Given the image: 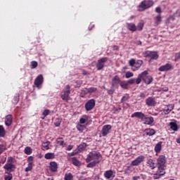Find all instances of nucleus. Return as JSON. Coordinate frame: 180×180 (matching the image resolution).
I'll return each instance as SVG.
<instances>
[{"mask_svg": "<svg viewBox=\"0 0 180 180\" xmlns=\"http://www.w3.org/2000/svg\"><path fill=\"white\" fill-rule=\"evenodd\" d=\"M33 160H34V158H33V156H29L27 158V162H28V164L33 165Z\"/></svg>", "mask_w": 180, "mask_h": 180, "instance_id": "51", "label": "nucleus"}, {"mask_svg": "<svg viewBox=\"0 0 180 180\" xmlns=\"http://www.w3.org/2000/svg\"><path fill=\"white\" fill-rule=\"evenodd\" d=\"M155 11L156 13H159V15H161L162 13V11L161 10V7H156L155 9Z\"/></svg>", "mask_w": 180, "mask_h": 180, "instance_id": "56", "label": "nucleus"}, {"mask_svg": "<svg viewBox=\"0 0 180 180\" xmlns=\"http://www.w3.org/2000/svg\"><path fill=\"white\" fill-rule=\"evenodd\" d=\"M87 94H89L88 91V88H84L83 90H82L81 97L84 98V96H85V95H87Z\"/></svg>", "mask_w": 180, "mask_h": 180, "instance_id": "40", "label": "nucleus"}, {"mask_svg": "<svg viewBox=\"0 0 180 180\" xmlns=\"http://www.w3.org/2000/svg\"><path fill=\"white\" fill-rule=\"evenodd\" d=\"M43 75H39L36 79H34V84L37 86V88H39L41 84H43L44 81Z\"/></svg>", "mask_w": 180, "mask_h": 180, "instance_id": "12", "label": "nucleus"}, {"mask_svg": "<svg viewBox=\"0 0 180 180\" xmlns=\"http://www.w3.org/2000/svg\"><path fill=\"white\" fill-rule=\"evenodd\" d=\"M50 165V171L51 172H57V169H58V165L56 162H51L49 163Z\"/></svg>", "mask_w": 180, "mask_h": 180, "instance_id": "22", "label": "nucleus"}, {"mask_svg": "<svg viewBox=\"0 0 180 180\" xmlns=\"http://www.w3.org/2000/svg\"><path fill=\"white\" fill-rule=\"evenodd\" d=\"M131 117H137L138 119H140L141 120H144L146 115L142 112H134L131 115Z\"/></svg>", "mask_w": 180, "mask_h": 180, "instance_id": "18", "label": "nucleus"}, {"mask_svg": "<svg viewBox=\"0 0 180 180\" xmlns=\"http://www.w3.org/2000/svg\"><path fill=\"white\" fill-rule=\"evenodd\" d=\"M99 158H102V154H101V152L92 150L87 155L86 162H91V161H101Z\"/></svg>", "mask_w": 180, "mask_h": 180, "instance_id": "3", "label": "nucleus"}, {"mask_svg": "<svg viewBox=\"0 0 180 180\" xmlns=\"http://www.w3.org/2000/svg\"><path fill=\"white\" fill-rule=\"evenodd\" d=\"M64 180H74V176L72 173H66L65 174Z\"/></svg>", "mask_w": 180, "mask_h": 180, "instance_id": "32", "label": "nucleus"}, {"mask_svg": "<svg viewBox=\"0 0 180 180\" xmlns=\"http://www.w3.org/2000/svg\"><path fill=\"white\" fill-rule=\"evenodd\" d=\"M13 122V117L12 116V115L9 114V115L6 116V117H5V124H6V126L9 127V126L12 125Z\"/></svg>", "mask_w": 180, "mask_h": 180, "instance_id": "17", "label": "nucleus"}, {"mask_svg": "<svg viewBox=\"0 0 180 180\" xmlns=\"http://www.w3.org/2000/svg\"><path fill=\"white\" fill-rule=\"evenodd\" d=\"M74 146L72 145H69L68 147L67 148L68 151H71V150L73 148Z\"/></svg>", "mask_w": 180, "mask_h": 180, "instance_id": "62", "label": "nucleus"}, {"mask_svg": "<svg viewBox=\"0 0 180 180\" xmlns=\"http://www.w3.org/2000/svg\"><path fill=\"white\" fill-rule=\"evenodd\" d=\"M136 79H134V78L130 79L127 80V82L128 85H133V84H135Z\"/></svg>", "mask_w": 180, "mask_h": 180, "instance_id": "48", "label": "nucleus"}, {"mask_svg": "<svg viewBox=\"0 0 180 180\" xmlns=\"http://www.w3.org/2000/svg\"><path fill=\"white\" fill-rule=\"evenodd\" d=\"M141 79L146 84V85H150V84L153 82V77L148 75V71L147 70H144L138 75V77L136 79V85H140V84H141Z\"/></svg>", "mask_w": 180, "mask_h": 180, "instance_id": "1", "label": "nucleus"}, {"mask_svg": "<svg viewBox=\"0 0 180 180\" xmlns=\"http://www.w3.org/2000/svg\"><path fill=\"white\" fill-rule=\"evenodd\" d=\"M57 141V144H58L59 146H62L63 147H64V146H65V143L64 142V141H63V138H58L56 139Z\"/></svg>", "mask_w": 180, "mask_h": 180, "instance_id": "36", "label": "nucleus"}, {"mask_svg": "<svg viewBox=\"0 0 180 180\" xmlns=\"http://www.w3.org/2000/svg\"><path fill=\"white\" fill-rule=\"evenodd\" d=\"M5 150H6V146L5 145H0V154H2Z\"/></svg>", "mask_w": 180, "mask_h": 180, "instance_id": "54", "label": "nucleus"}, {"mask_svg": "<svg viewBox=\"0 0 180 180\" xmlns=\"http://www.w3.org/2000/svg\"><path fill=\"white\" fill-rule=\"evenodd\" d=\"M43 117H41L42 120H44L46 117L49 116L50 115V110H44L43 113Z\"/></svg>", "mask_w": 180, "mask_h": 180, "instance_id": "44", "label": "nucleus"}, {"mask_svg": "<svg viewBox=\"0 0 180 180\" xmlns=\"http://www.w3.org/2000/svg\"><path fill=\"white\" fill-rule=\"evenodd\" d=\"M95 105H96V101H95V99L94 98H91L87 101V102L85 103V105H84L85 110L87 112H89V110H92V109L95 108Z\"/></svg>", "mask_w": 180, "mask_h": 180, "instance_id": "8", "label": "nucleus"}, {"mask_svg": "<svg viewBox=\"0 0 180 180\" xmlns=\"http://www.w3.org/2000/svg\"><path fill=\"white\" fill-rule=\"evenodd\" d=\"M77 129L79 131H84V129H85V127L84 125L79 124L77 125Z\"/></svg>", "mask_w": 180, "mask_h": 180, "instance_id": "52", "label": "nucleus"}, {"mask_svg": "<svg viewBox=\"0 0 180 180\" xmlns=\"http://www.w3.org/2000/svg\"><path fill=\"white\" fill-rule=\"evenodd\" d=\"M143 54L144 57L151 58V60L158 59V53L156 51H146Z\"/></svg>", "mask_w": 180, "mask_h": 180, "instance_id": "7", "label": "nucleus"}, {"mask_svg": "<svg viewBox=\"0 0 180 180\" xmlns=\"http://www.w3.org/2000/svg\"><path fill=\"white\" fill-rule=\"evenodd\" d=\"M120 85L122 89H129V83H127V81H121Z\"/></svg>", "mask_w": 180, "mask_h": 180, "instance_id": "28", "label": "nucleus"}, {"mask_svg": "<svg viewBox=\"0 0 180 180\" xmlns=\"http://www.w3.org/2000/svg\"><path fill=\"white\" fill-rule=\"evenodd\" d=\"M170 129L174 131H178V124L174 122H169Z\"/></svg>", "mask_w": 180, "mask_h": 180, "instance_id": "29", "label": "nucleus"}, {"mask_svg": "<svg viewBox=\"0 0 180 180\" xmlns=\"http://www.w3.org/2000/svg\"><path fill=\"white\" fill-rule=\"evenodd\" d=\"M129 65L131 67H134V65H136V60L135 59H131L129 62Z\"/></svg>", "mask_w": 180, "mask_h": 180, "instance_id": "53", "label": "nucleus"}, {"mask_svg": "<svg viewBox=\"0 0 180 180\" xmlns=\"http://www.w3.org/2000/svg\"><path fill=\"white\" fill-rule=\"evenodd\" d=\"M112 129V125L110 124H105L103 127L101 129V134L103 137H106L108 134H109V131Z\"/></svg>", "mask_w": 180, "mask_h": 180, "instance_id": "10", "label": "nucleus"}, {"mask_svg": "<svg viewBox=\"0 0 180 180\" xmlns=\"http://www.w3.org/2000/svg\"><path fill=\"white\" fill-rule=\"evenodd\" d=\"M167 160H165V155H160L157 159L158 169L165 171V163Z\"/></svg>", "mask_w": 180, "mask_h": 180, "instance_id": "5", "label": "nucleus"}, {"mask_svg": "<svg viewBox=\"0 0 180 180\" xmlns=\"http://www.w3.org/2000/svg\"><path fill=\"white\" fill-rule=\"evenodd\" d=\"M14 160L15 159L13 158H12V156L8 157L7 159V164H12V162H13Z\"/></svg>", "mask_w": 180, "mask_h": 180, "instance_id": "55", "label": "nucleus"}, {"mask_svg": "<svg viewBox=\"0 0 180 180\" xmlns=\"http://www.w3.org/2000/svg\"><path fill=\"white\" fill-rule=\"evenodd\" d=\"M50 141H47L46 142H44L41 145V149L44 151H46V150H49L50 148Z\"/></svg>", "mask_w": 180, "mask_h": 180, "instance_id": "27", "label": "nucleus"}, {"mask_svg": "<svg viewBox=\"0 0 180 180\" xmlns=\"http://www.w3.org/2000/svg\"><path fill=\"white\" fill-rule=\"evenodd\" d=\"M162 148V141H159L155 146V151L156 153H161Z\"/></svg>", "mask_w": 180, "mask_h": 180, "instance_id": "25", "label": "nucleus"}, {"mask_svg": "<svg viewBox=\"0 0 180 180\" xmlns=\"http://www.w3.org/2000/svg\"><path fill=\"white\" fill-rule=\"evenodd\" d=\"M7 174L4 175V180H12L13 179V176L11 173H6Z\"/></svg>", "mask_w": 180, "mask_h": 180, "instance_id": "37", "label": "nucleus"}, {"mask_svg": "<svg viewBox=\"0 0 180 180\" xmlns=\"http://www.w3.org/2000/svg\"><path fill=\"white\" fill-rule=\"evenodd\" d=\"M5 136H6V131L4 126L0 125V137H5Z\"/></svg>", "mask_w": 180, "mask_h": 180, "instance_id": "31", "label": "nucleus"}, {"mask_svg": "<svg viewBox=\"0 0 180 180\" xmlns=\"http://www.w3.org/2000/svg\"><path fill=\"white\" fill-rule=\"evenodd\" d=\"M167 107L168 109H169V110L172 111L174 109V104H169Z\"/></svg>", "mask_w": 180, "mask_h": 180, "instance_id": "61", "label": "nucleus"}, {"mask_svg": "<svg viewBox=\"0 0 180 180\" xmlns=\"http://www.w3.org/2000/svg\"><path fill=\"white\" fill-rule=\"evenodd\" d=\"M144 121V124H148L149 126H151V124H153V123H154V117H146V115H145V118L143 119Z\"/></svg>", "mask_w": 180, "mask_h": 180, "instance_id": "21", "label": "nucleus"}, {"mask_svg": "<svg viewBox=\"0 0 180 180\" xmlns=\"http://www.w3.org/2000/svg\"><path fill=\"white\" fill-rule=\"evenodd\" d=\"M165 174V170H160V169H158L156 173L153 174V179H160V178H161V176H164Z\"/></svg>", "mask_w": 180, "mask_h": 180, "instance_id": "14", "label": "nucleus"}, {"mask_svg": "<svg viewBox=\"0 0 180 180\" xmlns=\"http://www.w3.org/2000/svg\"><path fill=\"white\" fill-rule=\"evenodd\" d=\"M130 99V97L129 96H124L121 98V103H124V102H127Z\"/></svg>", "mask_w": 180, "mask_h": 180, "instance_id": "45", "label": "nucleus"}, {"mask_svg": "<svg viewBox=\"0 0 180 180\" xmlns=\"http://www.w3.org/2000/svg\"><path fill=\"white\" fill-rule=\"evenodd\" d=\"M127 27L128 30H130V32H136L137 31V26L133 22L127 23Z\"/></svg>", "mask_w": 180, "mask_h": 180, "instance_id": "23", "label": "nucleus"}, {"mask_svg": "<svg viewBox=\"0 0 180 180\" xmlns=\"http://www.w3.org/2000/svg\"><path fill=\"white\" fill-rule=\"evenodd\" d=\"M122 80H120V77L119 76L115 75L112 79V86H117L119 84H120Z\"/></svg>", "mask_w": 180, "mask_h": 180, "instance_id": "20", "label": "nucleus"}, {"mask_svg": "<svg viewBox=\"0 0 180 180\" xmlns=\"http://www.w3.org/2000/svg\"><path fill=\"white\" fill-rule=\"evenodd\" d=\"M44 158L46 160H54V158H56V154L53 153H46L44 155Z\"/></svg>", "mask_w": 180, "mask_h": 180, "instance_id": "26", "label": "nucleus"}, {"mask_svg": "<svg viewBox=\"0 0 180 180\" xmlns=\"http://www.w3.org/2000/svg\"><path fill=\"white\" fill-rule=\"evenodd\" d=\"M24 153L27 155H30V154H32V148H30V146L25 147V149H24Z\"/></svg>", "mask_w": 180, "mask_h": 180, "instance_id": "33", "label": "nucleus"}, {"mask_svg": "<svg viewBox=\"0 0 180 180\" xmlns=\"http://www.w3.org/2000/svg\"><path fill=\"white\" fill-rule=\"evenodd\" d=\"M4 169H5V174H11L16 169V165L13 163H6L4 166Z\"/></svg>", "mask_w": 180, "mask_h": 180, "instance_id": "9", "label": "nucleus"}, {"mask_svg": "<svg viewBox=\"0 0 180 180\" xmlns=\"http://www.w3.org/2000/svg\"><path fill=\"white\" fill-rule=\"evenodd\" d=\"M134 74L131 72H127L125 74V78L129 79L131 78V77H134Z\"/></svg>", "mask_w": 180, "mask_h": 180, "instance_id": "47", "label": "nucleus"}, {"mask_svg": "<svg viewBox=\"0 0 180 180\" xmlns=\"http://www.w3.org/2000/svg\"><path fill=\"white\" fill-rule=\"evenodd\" d=\"M140 179V176H134L132 177V180H139Z\"/></svg>", "mask_w": 180, "mask_h": 180, "instance_id": "64", "label": "nucleus"}, {"mask_svg": "<svg viewBox=\"0 0 180 180\" xmlns=\"http://www.w3.org/2000/svg\"><path fill=\"white\" fill-rule=\"evenodd\" d=\"M72 162L73 165H75L76 167H79L81 165L79 160H78V159H77L75 157L72 158Z\"/></svg>", "mask_w": 180, "mask_h": 180, "instance_id": "34", "label": "nucleus"}, {"mask_svg": "<svg viewBox=\"0 0 180 180\" xmlns=\"http://www.w3.org/2000/svg\"><path fill=\"white\" fill-rule=\"evenodd\" d=\"M108 95H113V94H115V89H111L110 90H108Z\"/></svg>", "mask_w": 180, "mask_h": 180, "instance_id": "58", "label": "nucleus"}, {"mask_svg": "<svg viewBox=\"0 0 180 180\" xmlns=\"http://www.w3.org/2000/svg\"><path fill=\"white\" fill-rule=\"evenodd\" d=\"M33 165H31V163H28L27 167L25 169V172H29V171H32V169H33Z\"/></svg>", "mask_w": 180, "mask_h": 180, "instance_id": "46", "label": "nucleus"}, {"mask_svg": "<svg viewBox=\"0 0 180 180\" xmlns=\"http://www.w3.org/2000/svg\"><path fill=\"white\" fill-rule=\"evenodd\" d=\"M139 98H141V99H146V98H147V92H145V93H140L139 96Z\"/></svg>", "mask_w": 180, "mask_h": 180, "instance_id": "50", "label": "nucleus"}, {"mask_svg": "<svg viewBox=\"0 0 180 180\" xmlns=\"http://www.w3.org/2000/svg\"><path fill=\"white\" fill-rule=\"evenodd\" d=\"M70 94H71V86L69 84L66 85L65 87L60 92V98L63 101L68 102L71 98L70 97Z\"/></svg>", "mask_w": 180, "mask_h": 180, "instance_id": "4", "label": "nucleus"}, {"mask_svg": "<svg viewBox=\"0 0 180 180\" xmlns=\"http://www.w3.org/2000/svg\"><path fill=\"white\" fill-rule=\"evenodd\" d=\"M143 27H144V22H139L136 26V30L141 32V30H143Z\"/></svg>", "mask_w": 180, "mask_h": 180, "instance_id": "38", "label": "nucleus"}, {"mask_svg": "<svg viewBox=\"0 0 180 180\" xmlns=\"http://www.w3.org/2000/svg\"><path fill=\"white\" fill-rule=\"evenodd\" d=\"M99 162H101V160H94L87 165V168H94V167H96V164H99Z\"/></svg>", "mask_w": 180, "mask_h": 180, "instance_id": "30", "label": "nucleus"}, {"mask_svg": "<svg viewBox=\"0 0 180 180\" xmlns=\"http://www.w3.org/2000/svg\"><path fill=\"white\" fill-rule=\"evenodd\" d=\"M156 21H157V22H161V21H162L161 14H159V15L156 17Z\"/></svg>", "mask_w": 180, "mask_h": 180, "instance_id": "59", "label": "nucleus"}, {"mask_svg": "<svg viewBox=\"0 0 180 180\" xmlns=\"http://www.w3.org/2000/svg\"><path fill=\"white\" fill-rule=\"evenodd\" d=\"M132 71H137V70H139V68H137L136 65H134L132 66V68H131Z\"/></svg>", "mask_w": 180, "mask_h": 180, "instance_id": "63", "label": "nucleus"}, {"mask_svg": "<svg viewBox=\"0 0 180 180\" xmlns=\"http://www.w3.org/2000/svg\"><path fill=\"white\" fill-rule=\"evenodd\" d=\"M178 60H180V52L175 53V60H174V61H178Z\"/></svg>", "mask_w": 180, "mask_h": 180, "instance_id": "57", "label": "nucleus"}, {"mask_svg": "<svg viewBox=\"0 0 180 180\" xmlns=\"http://www.w3.org/2000/svg\"><path fill=\"white\" fill-rule=\"evenodd\" d=\"M154 6V1L153 0H143L140 4L138 6V11L143 12L147 9H150L152 6Z\"/></svg>", "mask_w": 180, "mask_h": 180, "instance_id": "2", "label": "nucleus"}, {"mask_svg": "<svg viewBox=\"0 0 180 180\" xmlns=\"http://www.w3.org/2000/svg\"><path fill=\"white\" fill-rule=\"evenodd\" d=\"M144 158H145L143 155H140L137 157L134 160L131 162V165L136 166V165H139V164H141V162L144 161Z\"/></svg>", "mask_w": 180, "mask_h": 180, "instance_id": "16", "label": "nucleus"}, {"mask_svg": "<svg viewBox=\"0 0 180 180\" xmlns=\"http://www.w3.org/2000/svg\"><path fill=\"white\" fill-rule=\"evenodd\" d=\"M104 177L106 179H113V178H115V172H113L112 169L105 171L104 172Z\"/></svg>", "mask_w": 180, "mask_h": 180, "instance_id": "13", "label": "nucleus"}, {"mask_svg": "<svg viewBox=\"0 0 180 180\" xmlns=\"http://www.w3.org/2000/svg\"><path fill=\"white\" fill-rule=\"evenodd\" d=\"M171 70H172V65L169 63H166L158 68V71H160L161 72H164L165 71H171Z\"/></svg>", "mask_w": 180, "mask_h": 180, "instance_id": "11", "label": "nucleus"}, {"mask_svg": "<svg viewBox=\"0 0 180 180\" xmlns=\"http://www.w3.org/2000/svg\"><path fill=\"white\" fill-rule=\"evenodd\" d=\"M146 104L149 107L155 106V105H157V101H155V98L153 97H148L146 100Z\"/></svg>", "mask_w": 180, "mask_h": 180, "instance_id": "15", "label": "nucleus"}, {"mask_svg": "<svg viewBox=\"0 0 180 180\" xmlns=\"http://www.w3.org/2000/svg\"><path fill=\"white\" fill-rule=\"evenodd\" d=\"M146 167L150 169H155V167H157V164H155L153 159H148L146 162Z\"/></svg>", "mask_w": 180, "mask_h": 180, "instance_id": "19", "label": "nucleus"}, {"mask_svg": "<svg viewBox=\"0 0 180 180\" xmlns=\"http://www.w3.org/2000/svg\"><path fill=\"white\" fill-rule=\"evenodd\" d=\"M108 60L109 58L106 57L98 59L96 65L97 70L101 71V70H103V68H105V63H106Z\"/></svg>", "mask_w": 180, "mask_h": 180, "instance_id": "6", "label": "nucleus"}, {"mask_svg": "<svg viewBox=\"0 0 180 180\" xmlns=\"http://www.w3.org/2000/svg\"><path fill=\"white\" fill-rule=\"evenodd\" d=\"M39 65V63H37V61H32L31 62V68H37V65Z\"/></svg>", "mask_w": 180, "mask_h": 180, "instance_id": "49", "label": "nucleus"}, {"mask_svg": "<svg viewBox=\"0 0 180 180\" xmlns=\"http://www.w3.org/2000/svg\"><path fill=\"white\" fill-rule=\"evenodd\" d=\"M143 60H138L137 62H135V65L136 66V68H140L141 65H143Z\"/></svg>", "mask_w": 180, "mask_h": 180, "instance_id": "41", "label": "nucleus"}, {"mask_svg": "<svg viewBox=\"0 0 180 180\" xmlns=\"http://www.w3.org/2000/svg\"><path fill=\"white\" fill-rule=\"evenodd\" d=\"M145 133L146 136H154L156 131L154 130V129L147 128L145 129Z\"/></svg>", "mask_w": 180, "mask_h": 180, "instance_id": "24", "label": "nucleus"}, {"mask_svg": "<svg viewBox=\"0 0 180 180\" xmlns=\"http://www.w3.org/2000/svg\"><path fill=\"white\" fill-rule=\"evenodd\" d=\"M54 124L56 127H60V124H61V119L58 118L55 120Z\"/></svg>", "mask_w": 180, "mask_h": 180, "instance_id": "43", "label": "nucleus"}, {"mask_svg": "<svg viewBox=\"0 0 180 180\" xmlns=\"http://www.w3.org/2000/svg\"><path fill=\"white\" fill-rule=\"evenodd\" d=\"M86 120H88V117L86 115H83L80 119H79V123L81 124H84L86 122Z\"/></svg>", "mask_w": 180, "mask_h": 180, "instance_id": "35", "label": "nucleus"}, {"mask_svg": "<svg viewBox=\"0 0 180 180\" xmlns=\"http://www.w3.org/2000/svg\"><path fill=\"white\" fill-rule=\"evenodd\" d=\"M163 112H164L165 115H168L169 113L171 112V111L169 110V108L163 110Z\"/></svg>", "mask_w": 180, "mask_h": 180, "instance_id": "60", "label": "nucleus"}, {"mask_svg": "<svg viewBox=\"0 0 180 180\" xmlns=\"http://www.w3.org/2000/svg\"><path fill=\"white\" fill-rule=\"evenodd\" d=\"M19 103V94H16L13 99V103H14L15 105H17V103Z\"/></svg>", "mask_w": 180, "mask_h": 180, "instance_id": "42", "label": "nucleus"}, {"mask_svg": "<svg viewBox=\"0 0 180 180\" xmlns=\"http://www.w3.org/2000/svg\"><path fill=\"white\" fill-rule=\"evenodd\" d=\"M87 90L89 94H94V92H96L98 91V89L96 87H90V88H87Z\"/></svg>", "mask_w": 180, "mask_h": 180, "instance_id": "39", "label": "nucleus"}]
</instances>
